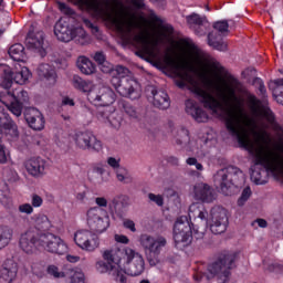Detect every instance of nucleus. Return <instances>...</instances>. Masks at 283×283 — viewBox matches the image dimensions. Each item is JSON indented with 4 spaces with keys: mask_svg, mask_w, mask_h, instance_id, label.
Wrapping results in <instances>:
<instances>
[{
    "mask_svg": "<svg viewBox=\"0 0 283 283\" xmlns=\"http://www.w3.org/2000/svg\"><path fill=\"white\" fill-rule=\"evenodd\" d=\"M175 76L179 90H189L206 109L223 118L228 134L254 160L251 180L266 185L269 176L283 178V145H275L266 132L273 112L266 99L259 101L238 78L224 81L222 65H161Z\"/></svg>",
    "mask_w": 283,
    "mask_h": 283,
    "instance_id": "obj_1",
    "label": "nucleus"
},
{
    "mask_svg": "<svg viewBox=\"0 0 283 283\" xmlns=\"http://www.w3.org/2000/svg\"><path fill=\"white\" fill-rule=\"evenodd\" d=\"M104 261H97V273H108L116 283H127V275L138 277L145 273V258L140 252L125 247L109 248L102 253Z\"/></svg>",
    "mask_w": 283,
    "mask_h": 283,
    "instance_id": "obj_2",
    "label": "nucleus"
},
{
    "mask_svg": "<svg viewBox=\"0 0 283 283\" xmlns=\"http://www.w3.org/2000/svg\"><path fill=\"white\" fill-rule=\"evenodd\" d=\"M190 220H201L202 227L193 226L191 228V233L197 240H202L205 238V231L210 224V231L214 235L224 233L227 231V226L229 224V217L227 216V209L216 206L211 209L210 214L202 203H192L189 207L188 213Z\"/></svg>",
    "mask_w": 283,
    "mask_h": 283,
    "instance_id": "obj_3",
    "label": "nucleus"
},
{
    "mask_svg": "<svg viewBox=\"0 0 283 283\" xmlns=\"http://www.w3.org/2000/svg\"><path fill=\"white\" fill-rule=\"evenodd\" d=\"M88 101L93 105L101 107L96 112V118L118 129L123 123V117L116 113V107L112 106L116 103V93L112 87L105 85H98L93 92L88 94Z\"/></svg>",
    "mask_w": 283,
    "mask_h": 283,
    "instance_id": "obj_4",
    "label": "nucleus"
},
{
    "mask_svg": "<svg viewBox=\"0 0 283 283\" xmlns=\"http://www.w3.org/2000/svg\"><path fill=\"white\" fill-rule=\"evenodd\" d=\"M238 252H226L208 266L209 275L198 271L193 274L195 282H208L211 277H217L218 283H229L231 281V270L235 269Z\"/></svg>",
    "mask_w": 283,
    "mask_h": 283,
    "instance_id": "obj_5",
    "label": "nucleus"
},
{
    "mask_svg": "<svg viewBox=\"0 0 283 283\" xmlns=\"http://www.w3.org/2000/svg\"><path fill=\"white\" fill-rule=\"evenodd\" d=\"M54 34L59 41L63 43H70V41H75L80 45L87 44V33L82 27L72 28L70 23L63 19H60L54 27Z\"/></svg>",
    "mask_w": 283,
    "mask_h": 283,
    "instance_id": "obj_6",
    "label": "nucleus"
},
{
    "mask_svg": "<svg viewBox=\"0 0 283 283\" xmlns=\"http://www.w3.org/2000/svg\"><path fill=\"white\" fill-rule=\"evenodd\" d=\"M244 180V172L235 166H228L217 171L214 182L218 185L224 196H231V189L235 187V182Z\"/></svg>",
    "mask_w": 283,
    "mask_h": 283,
    "instance_id": "obj_7",
    "label": "nucleus"
},
{
    "mask_svg": "<svg viewBox=\"0 0 283 283\" xmlns=\"http://www.w3.org/2000/svg\"><path fill=\"white\" fill-rule=\"evenodd\" d=\"M86 223L93 233L101 235L109 229V213L105 209L91 207L86 211Z\"/></svg>",
    "mask_w": 283,
    "mask_h": 283,
    "instance_id": "obj_8",
    "label": "nucleus"
},
{
    "mask_svg": "<svg viewBox=\"0 0 283 283\" xmlns=\"http://www.w3.org/2000/svg\"><path fill=\"white\" fill-rule=\"evenodd\" d=\"M112 85L115 87L119 96L124 98H129V101H138L143 96V88L140 83L134 77H124L118 80V77L111 80Z\"/></svg>",
    "mask_w": 283,
    "mask_h": 283,
    "instance_id": "obj_9",
    "label": "nucleus"
},
{
    "mask_svg": "<svg viewBox=\"0 0 283 283\" xmlns=\"http://www.w3.org/2000/svg\"><path fill=\"white\" fill-rule=\"evenodd\" d=\"M30 78H32L30 69L18 64L15 65L14 71H11L10 69L4 70L0 85L3 90L13 91L15 90L14 86H12L13 81L17 85H25Z\"/></svg>",
    "mask_w": 283,
    "mask_h": 283,
    "instance_id": "obj_10",
    "label": "nucleus"
},
{
    "mask_svg": "<svg viewBox=\"0 0 283 283\" xmlns=\"http://www.w3.org/2000/svg\"><path fill=\"white\" fill-rule=\"evenodd\" d=\"M4 98H9V101H11V103L7 105L9 112L19 118V116L23 114V104L28 103V92L20 86L13 88L12 91L4 90V92L0 93V101L6 103Z\"/></svg>",
    "mask_w": 283,
    "mask_h": 283,
    "instance_id": "obj_11",
    "label": "nucleus"
},
{
    "mask_svg": "<svg viewBox=\"0 0 283 283\" xmlns=\"http://www.w3.org/2000/svg\"><path fill=\"white\" fill-rule=\"evenodd\" d=\"M174 240L177 249H186L191 244L192 232L189 219L182 216L177 219L174 226Z\"/></svg>",
    "mask_w": 283,
    "mask_h": 283,
    "instance_id": "obj_12",
    "label": "nucleus"
},
{
    "mask_svg": "<svg viewBox=\"0 0 283 283\" xmlns=\"http://www.w3.org/2000/svg\"><path fill=\"white\" fill-rule=\"evenodd\" d=\"M39 244L48 253H55L56 255H65L69 250L67 243L61 237L50 232L39 234Z\"/></svg>",
    "mask_w": 283,
    "mask_h": 283,
    "instance_id": "obj_13",
    "label": "nucleus"
},
{
    "mask_svg": "<svg viewBox=\"0 0 283 283\" xmlns=\"http://www.w3.org/2000/svg\"><path fill=\"white\" fill-rule=\"evenodd\" d=\"M73 142L77 149H82V151H101L103 149L101 140L90 130L76 132L73 135Z\"/></svg>",
    "mask_w": 283,
    "mask_h": 283,
    "instance_id": "obj_14",
    "label": "nucleus"
},
{
    "mask_svg": "<svg viewBox=\"0 0 283 283\" xmlns=\"http://www.w3.org/2000/svg\"><path fill=\"white\" fill-rule=\"evenodd\" d=\"M74 242L78 249L86 253H94L101 247V239L92 230H77L74 233Z\"/></svg>",
    "mask_w": 283,
    "mask_h": 283,
    "instance_id": "obj_15",
    "label": "nucleus"
},
{
    "mask_svg": "<svg viewBox=\"0 0 283 283\" xmlns=\"http://www.w3.org/2000/svg\"><path fill=\"white\" fill-rule=\"evenodd\" d=\"M148 260L151 264V258H158L165 247H167V239L165 237H151L149 234H142L139 239Z\"/></svg>",
    "mask_w": 283,
    "mask_h": 283,
    "instance_id": "obj_16",
    "label": "nucleus"
},
{
    "mask_svg": "<svg viewBox=\"0 0 283 283\" xmlns=\"http://www.w3.org/2000/svg\"><path fill=\"white\" fill-rule=\"evenodd\" d=\"M117 107L125 116H128L130 120H138V123H143L144 125H154L156 120L154 117L149 116V114L143 113L139 108L125 99H119Z\"/></svg>",
    "mask_w": 283,
    "mask_h": 283,
    "instance_id": "obj_17",
    "label": "nucleus"
},
{
    "mask_svg": "<svg viewBox=\"0 0 283 283\" xmlns=\"http://www.w3.org/2000/svg\"><path fill=\"white\" fill-rule=\"evenodd\" d=\"M19 247L29 255H32V253H36V249L41 247L39 243V235L33 230H27L20 235L19 240Z\"/></svg>",
    "mask_w": 283,
    "mask_h": 283,
    "instance_id": "obj_18",
    "label": "nucleus"
},
{
    "mask_svg": "<svg viewBox=\"0 0 283 283\" xmlns=\"http://www.w3.org/2000/svg\"><path fill=\"white\" fill-rule=\"evenodd\" d=\"M25 170L33 178H43L48 171V160L41 157H31L24 163Z\"/></svg>",
    "mask_w": 283,
    "mask_h": 283,
    "instance_id": "obj_19",
    "label": "nucleus"
},
{
    "mask_svg": "<svg viewBox=\"0 0 283 283\" xmlns=\"http://www.w3.org/2000/svg\"><path fill=\"white\" fill-rule=\"evenodd\" d=\"M192 196L195 200H200L201 202L211 203L216 200V191L211 186L199 182L193 186Z\"/></svg>",
    "mask_w": 283,
    "mask_h": 283,
    "instance_id": "obj_20",
    "label": "nucleus"
},
{
    "mask_svg": "<svg viewBox=\"0 0 283 283\" xmlns=\"http://www.w3.org/2000/svg\"><path fill=\"white\" fill-rule=\"evenodd\" d=\"M19 266L12 259L6 260L0 266V283H12L17 280Z\"/></svg>",
    "mask_w": 283,
    "mask_h": 283,
    "instance_id": "obj_21",
    "label": "nucleus"
},
{
    "mask_svg": "<svg viewBox=\"0 0 283 283\" xmlns=\"http://www.w3.org/2000/svg\"><path fill=\"white\" fill-rule=\"evenodd\" d=\"M45 41V34L43 31H38L35 33H29L27 36V45L29 50L38 52L40 56H45V48L43 46Z\"/></svg>",
    "mask_w": 283,
    "mask_h": 283,
    "instance_id": "obj_22",
    "label": "nucleus"
},
{
    "mask_svg": "<svg viewBox=\"0 0 283 283\" xmlns=\"http://www.w3.org/2000/svg\"><path fill=\"white\" fill-rule=\"evenodd\" d=\"M186 113L189 114L197 123H207L209 120V114L207 111L193 99L186 102Z\"/></svg>",
    "mask_w": 283,
    "mask_h": 283,
    "instance_id": "obj_23",
    "label": "nucleus"
},
{
    "mask_svg": "<svg viewBox=\"0 0 283 283\" xmlns=\"http://www.w3.org/2000/svg\"><path fill=\"white\" fill-rule=\"evenodd\" d=\"M25 120L34 132H41L45 128V117L43 113L36 108H29L25 113Z\"/></svg>",
    "mask_w": 283,
    "mask_h": 283,
    "instance_id": "obj_24",
    "label": "nucleus"
},
{
    "mask_svg": "<svg viewBox=\"0 0 283 283\" xmlns=\"http://www.w3.org/2000/svg\"><path fill=\"white\" fill-rule=\"evenodd\" d=\"M0 127H2V129H6L8 134L12 136V138L19 137L17 124H14L12 118H10L8 111H6V107L3 106H0Z\"/></svg>",
    "mask_w": 283,
    "mask_h": 283,
    "instance_id": "obj_25",
    "label": "nucleus"
},
{
    "mask_svg": "<svg viewBox=\"0 0 283 283\" xmlns=\"http://www.w3.org/2000/svg\"><path fill=\"white\" fill-rule=\"evenodd\" d=\"M36 73L39 78L45 81L49 85H54L56 83V70L53 65L42 63L38 66Z\"/></svg>",
    "mask_w": 283,
    "mask_h": 283,
    "instance_id": "obj_26",
    "label": "nucleus"
},
{
    "mask_svg": "<svg viewBox=\"0 0 283 283\" xmlns=\"http://www.w3.org/2000/svg\"><path fill=\"white\" fill-rule=\"evenodd\" d=\"M153 105L158 107V109H169L171 102L169 101V95L165 91L153 90Z\"/></svg>",
    "mask_w": 283,
    "mask_h": 283,
    "instance_id": "obj_27",
    "label": "nucleus"
},
{
    "mask_svg": "<svg viewBox=\"0 0 283 283\" xmlns=\"http://www.w3.org/2000/svg\"><path fill=\"white\" fill-rule=\"evenodd\" d=\"M76 66L82 74L85 76H92V74H96V64L92 62L87 56H80L76 61Z\"/></svg>",
    "mask_w": 283,
    "mask_h": 283,
    "instance_id": "obj_28",
    "label": "nucleus"
},
{
    "mask_svg": "<svg viewBox=\"0 0 283 283\" xmlns=\"http://www.w3.org/2000/svg\"><path fill=\"white\" fill-rule=\"evenodd\" d=\"M34 229L38 231H50L52 228V221L45 213H36L31 218Z\"/></svg>",
    "mask_w": 283,
    "mask_h": 283,
    "instance_id": "obj_29",
    "label": "nucleus"
},
{
    "mask_svg": "<svg viewBox=\"0 0 283 283\" xmlns=\"http://www.w3.org/2000/svg\"><path fill=\"white\" fill-rule=\"evenodd\" d=\"M73 87H75V90H80V92H83L84 94H87V98L90 99V93L94 92L97 86L94 85V82L85 81L81 76L75 75L73 76Z\"/></svg>",
    "mask_w": 283,
    "mask_h": 283,
    "instance_id": "obj_30",
    "label": "nucleus"
},
{
    "mask_svg": "<svg viewBox=\"0 0 283 283\" xmlns=\"http://www.w3.org/2000/svg\"><path fill=\"white\" fill-rule=\"evenodd\" d=\"M122 206V209L129 207V197L127 195H119L112 200L109 213L114 220H116V216L120 218V214L116 211V207Z\"/></svg>",
    "mask_w": 283,
    "mask_h": 283,
    "instance_id": "obj_31",
    "label": "nucleus"
},
{
    "mask_svg": "<svg viewBox=\"0 0 283 283\" xmlns=\"http://www.w3.org/2000/svg\"><path fill=\"white\" fill-rule=\"evenodd\" d=\"M107 170V165L103 161L96 163L92 166L90 171V180L93 182H103V176Z\"/></svg>",
    "mask_w": 283,
    "mask_h": 283,
    "instance_id": "obj_32",
    "label": "nucleus"
},
{
    "mask_svg": "<svg viewBox=\"0 0 283 283\" xmlns=\"http://www.w3.org/2000/svg\"><path fill=\"white\" fill-rule=\"evenodd\" d=\"M14 238V229L10 226H0V251L10 245Z\"/></svg>",
    "mask_w": 283,
    "mask_h": 283,
    "instance_id": "obj_33",
    "label": "nucleus"
},
{
    "mask_svg": "<svg viewBox=\"0 0 283 283\" xmlns=\"http://www.w3.org/2000/svg\"><path fill=\"white\" fill-rule=\"evenodd\" d=\"M8 54L12 61H17L18 63H23V61H25V48L21 43L11 45Z\"/></svg>",
    "mask_w": 283,
    "mask_h": 283,
    "instance_id": "obj_34",
    "label": "nucleus"
},
{
    "mask_svg": "<svg viewBox=\"0 0 283 283\" xmlns=\"http://www.w3.org/2000/svg\"><path fill=\"white\" fill-rule=\"evenodd\" d=\"M263 270L265 273H273L274 275H283V264L273 261L271 259H264L263 260Z\"/></svg>",
    "mask_w": 283,
    "mask_h": 283,
    "instance_id": "obj_35",
    "label": "nucleus"
},
{
    "mask_svg": "<svg viewBox=\"0 0 283 283\" xmlns=\"http://www.w3.org/2000/svg\"><path fill=\"white\" fill-rule=\"evenodd\" d=\"M67 269H61L59 265L50 264L46 266V274L53 280H65L67 277Z\"/></svg>",
    "mask_w": 283,
    "mask_h": 283,
    "instance_id": "obj_36",
    "label": "nucleus"
},
{
    "mask_svg": "<svg viewBox=\"0 0 283 283\" xmlns=\"http://www.w3.org/2000/svg\"><path fill=\"white\" fill-rule=\"evenodd\" d=\"M64 280L69 283H85V273L83 270L69 268Z\"/></svg>",
    "mask_w": 283,
    "mask_h": 283,
    "instance_id": "obj_37",
    "label": "nucleus"
},
{
    "mask_svg": "<svg viewBox=\"0 0 283 283\" xmlns=\"http://www.w3.org/2000/svg\"><path fill=\"white\" fill-rule=\"evenodd\" d=\"M208 44L210 48L218 50L219 52H226L227 50V42L218 36V33L211 32L208 34Z\"/></svg>",
    "mask_w": 283,
    "mask_h": 283,
    "instance_id": "obj_38",
    "label": "nucleus"
},
{
    "mask_svg": "<svg viewBox=\"0 0 283 283\" xmlns=\"http://www.w3.org/2000/svg\"><path fill=\"white\" fill-rule=\"evenodd\" d=\"M116 179L122 185H132L134 182V177H132V172L125 167H122L115 171Z\"/></svg>",
    "mask_w": 283,
    "mask_h": 283,
    "instance_id": "obj_39",
    "label": "nucleus"
},
{
    "mask_svg": "<svg viewBox=\"0 0 283 283\" xmlns=\"http://www.w3.org/2000/svg\"><path fill=\"white\" fill-rule=\"evenodd\" d=\"M270 90H272V94H273L274 98H276L277 103H282V101H283V78L273 81L270 84Z\"/></svg>",
    "mask_w": 283,
    "mask_h": 283,
    "instance_id": "obj_40",
    "label": "nucleus"
},
{
    "mask_svg": "<svg viewBox=\"0 0 283 283\" xmlns=\"http://www.w3.org/2000/svg\"><path fill=\"white\" fill-rule=\"evenodd\" d=\"M0 203L7 209L12 205V198H10V189L8 185L0 184Z\"/></svg>",
    "mask_w": 283,
    "mask_h": 283,
    "instance_id": "obj_41",
    "label": "nucleus"
},
{
    "mask_svg": "<svg viewBox=\"0 0 283 283\" xmlns=\"http://www.w3.org/2000/svg\"><path fill=\"white\" fill-rule=\"evenodd\" d=\"M186 21L190 28H196V25H205L208 23L207 17L200 15L198 13H191L186 17Z\"/></svg>",
    "mask_w": 283,
    "mask_h": 283,
    "instance_id": "obj_42",
    "label": "nucleus"
},
{
    "mask_svg": "<svg viewBox=\"0 0 283 283\" xmlns=\"http://www.w3.org/2000/svg\"><path fill=\"white\" fill-rule=\"evenodd\" d=\"M176 145H179L180 147H186L190 143L189 138V130L187 128H180L177 132V136L175 137Z\"/></svg>",
    "mask_w": 283,
    "mask_h": 283,
    "instance_id": "obj_43",
    "label": "nucleus"
},
{
    "mask_svg": "<svg viewBox=\"0 0 283 283\" xmlns=\"http://www.w3.org/2000/svg\"><path fill=\"white\" fill-rule=\"evenodd\" d=\"M112 78H118V81H123V78H132V76H129V69L120 65L116 66V69L113 71Z\"/></svg>",
    "mask_w": 283,
    "mask_h": 283,
    "instance_id": "obj_44",
    "label": "nucleus"
},
{
    "mask_svg": "<svg viewBox=\"0 0 283 283\" xmlns=\"http://www.w3.org/2000/svg\"><path fill=\"white\" fill-rule=\"evenodd\" d=\"M252 193L253 192L251 191V187H245L237 201L238 207H244V205H247L249 201V198H251Z\"/></svg>",
    "mask_w": 283,
    "mask_h": 283,
    "instance_id": "obj_45",
    "label": "nucleus"
},
{
    "mask_svg": "<svg viewBox=\"0 0 283 283\" xmlns=\"http://www.w3.org/2000/svg\"><path fill=\"white\" fill-rule=\"evenodd\" d=\"M19 213H24L25 216H32L34 213V208L31 203H22L18 207Z\"/></svg>",
    "mask_w": 283,
    "mask_h": 283,
    "instance_id": "obj_46",
    "label": "nucleus"
},
{
    "mask_svg": "<svg viewBox=\"0 0 283 283\" xmlns=\"http://www.w3.org/2000/svg\"><path fill=\"white\" fill-rule=\"evenodd\" d=\"M31 206L33 209H40V207H43V197L36 193L31 195Z\"/></svg>",
    "mask_w": 283,
    "mask_h": 283,
    "instance_id": "obj_47",
    "label": "nucleus"
},
{
    "mask_svg": "<svg viewBox=\"0 0 283 283\" xmlns=\"http://www.w3.org/2000/svg\"><path fill=\"white\" fill-rule=\"evenodd\" d=\"M107 165L114 169V171H118L120 169V158L108 157L106 160Z\"/></svg>",
    "mask_w": 283,
    "mask_h": 283,
    "instance_id": "obj_48",
    "label": "nucleus"
},
{
    "mask_svg": "<svg viewBox=\"0 0 283 283\" xmlns=\"http://www.w3.org/2000/svg\"><path fill=\"white\" fill-rule=\"evenodd\" d=\"M214 30L224 34V32L229 31V23L227 21H219L213 24Z\"/></svg>",
    "mask_w": 283,
    "mask_h": 283,
    "instance_id": "obj_49",
    "label": "nucleus"
},
{
    "mask_svg": "<svg viewBox=\"0 0 283 283\" xmlns=\"http://www.w3.org/2000/svg\"><path fill=\"white\" fill-rule=\"evenodd\" d=\"M98 67L101 72H103L104 74H109V72H114V65L108 61H105L102 64H98Z\"/></svg>",
    "mask_w": 283,
    "mask_h": 283,
    "instance_id": "obj_50",
    "label": "nucleus"
},
{
    "mask_svg": "<svg viewBox=\"0 0 283 283\" xmlns=\"http://www.w3.org/2000/svg\"><path fill=\"white\" fill-rule=\"evenodd\" d=\"M57 8L59 10L63 13V14H69L72 15L74 14V10H72V8H70L67 4H65L64 2L57 1Z\"/></svg>",
    "mask_w": 283,
    "mask_h": 283,
    "instance_id": "obj_51",
    "label": "nucleus"
},
{
    "mask_svg": "<svg viewBox=\"0 0 283 283\" xmlns=\"http://www.w3.org/2000/svg\"><path fill=\"white\" fill-rule=\"evenodd\" d=\"M148 198L151 202H155V205H157L158 207H163V205H165V199H163V196L160 195L149 193Z\"/></svg>",
    "mask_w": 283,
    "mask_h": 283,
    "instance_id": "obj_52",
    "label": "nucleus"
},
{
    "mask_svg": "<svg viewBox=\"0 0 283 283\" xmlns=\"http://www.w3.org/2000/svg\"><path fill=\"white\" fill-rule=\"evenodd\" d=\"M8 158H10V153H8L6 147L0 144V165H6V163H8Z\"/></svg>",
    "mask_w": 283,
    "mask_h": 283,
    "instance_id": "obj_53",
    "label": "nucleus"
},
{
    "mask_svg": "<svg viewBox=\"0 0 283 283\" xmlns=\"http://www.w3.org/2000/svg\"><path fill=\"white\" fill-rule=\"evenodd\" d=\"M187 165L191 166H196V169L198 171H202V169H205V167L202 166V164L198 163V159H196L195 157H189L186 160Z\"/></svg>",
    "mask_w": 283,
    "mask_h": 283,
    "instance_id": "obj_54",
    "label": "nucleus"
},
{
    "mask_svg": "<svg viewBox=\"0 0 283 283\" xmlns=\"http://www.w3.org/2000/svg\"><path fill=\"white\" fill-rule=\"evenodd\" d=\"M95 207H97L98 209H105V208H107V205H108V202H107V198H105V197H96L95 198Z\"/></svg>",
    "mask_w": 283,
    "mask_h": 283,
    "instance_id": "obj_55",
    "label": "nucleus"
},
{
    "mask_svg": "<svg viewBox=\"0 0 283 283\" xmlns=\"http://www.w3.org/2000/svg\"><path fill=\"white\" fill-rule=\"evenodd\" d=\"M256 226L260 227V229H266V227H269V223L264 219H256L252 222V227H254V229H258Z\"/></svg>",
    "mask_w": 283,
    "mask_h": 283,
    "instance_id": "obj_56",
    "label": "nucleus"
},
{
    "mask_svg": "<svg viewBox=\"0 0 283 283\" xmlns=\"http://www.w3.org/2000/svg\"><path fill=\"white\" fill-rule=\"evenodd\" d=\"M93 59L97 63V65H101L102 63H105V61H107L103 52H96L93 55Z\"/></svg>",
    "mask_w": 283,
    "mask_h": 283,
    "instance_id": "obj_57",
    "label": "nucleus"
},
{
    "mask_svg": "<svg viewBox=\"0 0 283 283\" xmlns=\"http://www.w3.org/2000/svg\"><path fill=\"white\" fill-rule=\"evenodd\" d=\"M115 242H118L119 244H129V238L125 234H115Z\"/></svg>",
    "mask_w": 283,
    "mask_h": 283,
    "instance_id": "obj_58",
    "label": "nucleus"
},
{
    "mask_svg": "<svg viewBox=\"0 0 283 283\" xmlns=\"http://www.w3.org/2000/svg\"><path fill=\"white\" fill-rule=\"evenodd\" d=\"M83 23H84V25H86V28H90V30L92 31L93 34H97L98 27H96L94 23H92V21H90L88 19H84Z\"/></svg>",
    "mask_w": 283,
    "mask_h": 283,
    "instance_id": "obj_59",
    "label": "nucleus"
},
{
    "mask_svg": "<svg viewBox=\"0 0 283 283\" xmlns=\"http://www.w3.org/2000/svg\"><path fill=\"white\" fill-rule=\"evenodd\" d=\"M75 103L74 99L70 96H64L62 98V107H74Z\"/></svg>",
    "mask_w": 283,
    "mask_h": 283,
    "instance_id": "obj_60",
    "label": "nucleus"
},
{
    "mask_svg": "<svg viewBox=\"0 0 283 283\" xmlns=\"http://www.w3.org/2000/svg\"><path fill=\"white\" fill-rule=\"evenodd\" d=\"M124 227L125 229H129L133 233H136V223H134V221L129 219L124 220Z\"/></svg>",
    "mask_w": 283,
    "mask_h": 283,
    "instance_id": "obj_61",
    "label": "nucleus"
},
{
    "mask_svg": "<svg viewBox=\"0 0 283 283\" xmlns=\"http://www.w3.org/2000/svg\"><path fill=\"white\" fill-rule=\"evenodd\" d=\"M88 195H90L88 190L77 192L76 193V200H78L80 202H85V200H87Z\"/></svg>",
    "mask_w": 283,
    "mask_h": 283,
    "instance_id": "obj_62",
    "label": "nucleus"
},
{
    "mask_svg": "<svg viewBox=\"0 0 283 283\" xmlns=\"http://www.w3.org/2000/svg\"><path fill=\"white\" fill-rule=\"evenodd\" d=\"M66 260H67V262H71L72 264H76V262H81V256L74 255V254H67Z\"/></svg>",
    "mask_w": 283,
    "mask_h": 283,
    "instance_id": "obj_63",
    "label": "nucleus"
},
{
    "mask_svg": "<svg viewBox=\"0 0 283 283\" xmlns=\"http://www.w3.org/2000/svg\"><path fill=\"white\" fill-rule=\"evenodd\" d=\"M168 163H169L170 165H178V157L170 156V157L168 158Z\"/></svg>",
    "mask_w": 283,
    "mask_h": 283,
    "instance_id": "obj_64",
    "label": "nucleus"
}]
</instances>
